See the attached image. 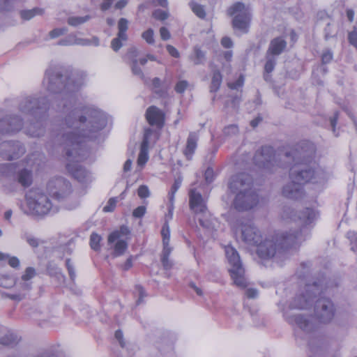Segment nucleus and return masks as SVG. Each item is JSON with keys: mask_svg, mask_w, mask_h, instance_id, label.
<instances>
[{"mask_svg": "<svg viewBox=\"0 0 357 357\" xmlns=\"http://www.w3.org/2000/svg\"><path fill=\"white\" fill-rule=\"evenodd\" d=\"M86 77V74L83 71H75L68 76L59 70L49 69L43 82L47 91L59 94L56 98H61V112L66 113L64 119L66 127L59 140L64 146L68 172L83 183L91 181L90 172L79 164L89 155L84 143L96 139L107 125V116L102 111L76 105L73 93L84 84Z\"/></svg>", "mask_w": 357, "mask_h": 357, "instance_id": "nucleus-1", "label": "nucleus"}, {"mask_svg": "<svg viewBox=\"0 0 357 357\" xmlns=\"http://www.w3.org/2000/svg\"><path fill=\"white\" fill-rule=\"evenodd\" d=\"M234 229L236 235L243 242L249 245L257 246V255L264 259L280 255L287 248L296 245L303 240L298 232H286L262 241L261 231L251 220H238Z\"/></svg>", "mask_w": 357, "mask_h": 357, "instance_id": "nucleus-2", "label": "nucleus"}, {"mask_svg": "<svg viewBox=\"0 0 357 357\" xmlns=\"http://www.w3.org/2000/svg\"><path fill=\"white\" fill-rule=\"evenodd\" d=\"M303 155L301 161L296 160L295 153H287L284 158L287 160L291 158L295 160V164L290 169L291 182L285 185L282 189V195L289 199H298L303 197V184L305 183H324L326 180V174L319 167H315V163L312 162L314 154V147L312 144H307V149L304 150L301 146ZM296 155V158H297Z\"/></svg>", "mask_w": 357, "mask_h": 357, "instance_id": "nucleus-3", "label": "nucleus"}, {"mask_svg": "<svg viewBox=\"0 0 357 357\" xmlns=\"http://www.w3.org/2000/svg\"><path fill=\"white\" fill-rule=\"evenodd\" d=\"M228 188L234 195L232 205L237 211H249L259 204V196L253 188V179L250 174L233 175L228 182Z\"/></svg>", "mask_w": 357, "mask_h": 357, "instance_id": "nucleus-4", "label": "nucleus"}, {"mask_svg": "<svg viewBox=\"0 0 357 357\" xmlns=\"http://www.w3.org/2000/svg\"><path fill=\"white\" fill-rule=\"evenodd\" d=\"M48 101L45 98H36L27 96L23 98L19 105L20 111L25 114L31 116L35 122H31L25 128V132L31 136L38 137L43 135V119L48 109Z\"/></svg>", "mask_w": 357, "mask_h": 357, "instance_id": "nucleus-5", "label": "nucleus"}, {"mask_svg": "<svg viewBox=\"0 0 357 357\" xmlns=\"http://www.w3.org/2000/svg\"><path fill=\"white\" fill-rule=\"evenodd\" d=\"M25 200L24 213L29 215L44 216L57 211L49 196L40 188L30 189L25 195Z\"/></svg>", "mask_w": 357, "mask_h": 357, "instance_id": "nucleus-6", "label": "nucleus"}, {"mask_svg": "<svg viewBox=\"0 0 357 357\" xmlns=\"http://www.w3.org/2000/svg\"><path fill=\"white\" fill-rule=\"evenodd\" d=\"M326 285V279L323 278L318 282H314L312 284H307L305 287L304 291L296 295L290 303L291 309H307L312 303L313 298L317 294H320L323 291V287Z\"/></svg>", "mask_w": 357, "mask_h": 357, "instance_id": "nucleus-7", "label": "nucleus"}, {"mask_svg": "<svg viewBox=\"0 0 357 357\" xmlns=\"http://www.w3.org/2000/svg\"><path fill=\"white\" fill-rule=\"evenodd\" d=\"M225 251L226 257L231 266L229 271L234 283L238 287H246L248 282L244 276L245 271L242 266L238 252L231 245L226 246Z\"/></svg>", "mask_w": 357, "mask_h": 357, "instance_id": "nucleus-8", "label": "nucleus"}, {"mask_svg": "<svg viewBox=\"0 0 357 357\" xmlns=\"http://www.w3.org/2000/svg\"><path fill=\"white\" fill-rule=\"evenodd\" d=\"M318 215L317 212L312 208L306 207L302 211L296 212L291 207L285 206L283 209L282 217L284 220H291L298 222L302 226L312 224Z\"/></svg>", "mask_w": 357, "mask_h": 357, "instance_id": "nucleus-9", "label": "nucleus"}, {"mask_svg": "<svg viewBox=\"0 0 357 357\" xmlns=\"http://www.w3.org/2000/svg\"><path fill=\"white\" fill-rule=\"evenodd\" d=\"M227 12L229 15H234L232 22L234 27L246 33L250 21V13L248 8H246L243 3L237 2L231 6Z\"/></svg>", "mask_w": 357, "mask_h": 357, "instance_id": "nucleus-10", "label": "nucleus"}, {"mask_svg": "<svg viewBox=\"0 0 357 357\" xmlns=\"http://www.w3.org/2000/svg\"><path fill=\"white\" fill-rule=\"evenodd\" d=\"M254 162L259 168L264 169L268 172H273L279 166L271 146H262L257 151L254 156Z\"/></svg>", "mask_w": 357, "mask_h": 357, "instance_id": "nucleus-11", "label": "nucleus"}, {"mask_svg": "<svg viewBox=\"0 0 357 357\" xmlns=\"http://www.w3.org/2000/svg\"><path fill=\"white\" fill-rule=\"evenodd\" d=\"M335 315V307L332 301L326 298H321L316 301L314 306L315 319L322 324L332 321Z\"/></svg>", "mask_w": 357, "mask_h": 357, "instance_id": "nucleus-12", "label": "nucleus"}, {"mask_svg": "<svg viewBox=\"0 0 357 357\" xmlns=\"http://www.w3.org/2000/svg\"><path fill=\"white\" fill-rule=\"evenodd\" d=\"M24 153L25 149L19 142L7 141L0 144V156L4 160L17 159Z\"/></svg>", "mask_w": 357, "mask_h": 357, "instance_id": "nucleus-13", "label": "nucleus"}, {"mask_svg": "<svg viewBox=\"0 0 357 357\" xmlns=\"http://www.w3.org/2000/svg\"><path fill=\"white\" fill-rule=\"evenodd\" d=\"M36 275V270L33 268H26L16 286V287L20 290V293L10 294L9 296L10 298L14 300H22L26 293L31 289L32 282H31V280Z\"/></svg>", "mask_w": 357, "mask_h": 357, "instance_id": "nucleus-14", "label": "nucleus"}, {"mask_svg": "<svg viewBox=\"0 0 357 357\" xmlns=\"http://www.w3.org/2000/svg\"><path fill=\"white\" fill-rule=\"evenodd\" d=\"M285 319L292 326H296L305 333H310L316 328L314 321V317L305 316L301 314H285Z\"/></svg>", "mask_w": 357, "mask_h": 357, "instance_id": "nucleus-15", "label": "nucleus"}, {"mask_svg": "<svg viewBox=\"0 0 357 357\" xmlns=\"http://www.w3.org/2000/svg\"><path fill=\"white\" fill-rule=\"evenodd\" d=\"M22 126V121L17 116H6L0 120V132L1 133H15L19 132Z\"/></svg>", "mask_w": 357, "mask_h": 357, "instance_id": "nucleus-16", "label": "nucleus"}, {"mask_svg": "<svg viewBox=\"0 0 357 357\" xmlns=\"http://www.w3.org/2000/svg\"><path fill=\"white\" fill-rule=\"evenodd\" d=\"M190 208L196 213H206V206L204 199L199 192L195 189L190 190L189 192Z\"/></svg>", "mask_w": 357, "mask_h": 357, "instance_id": "nucleus-17", "label": "nucleus"}, {"mask_svg": "<svg viewBox=\"0 0 357 357\" xmlns=\"http://www.w3.org/2000/svg\"><path fill=\"white\" fill-rule=\"evenodd\" d=\"M47 187L51 190L52 196L54 197L55 199L60 200L63 197V192L62 189L66 188V190H69L70 184L65 179L58 178L54 181H50Z\"/></svg>", "mask_w": 357, "mask_h": 357, "instance_id": "nucleus-18", "label": "nucleus"}, {"mask_svg": "<svg viewBox=\"0 0 357 357\" xmlns=\"http://www.w3.org/2000/svg\"><path fill=\"white\" fill-rule=\"evenodd\" d=\"M146 118L151 126L161 128L164 123L163 112L155 106L149 107L146 112Z\"/></svg>", "mask_w": 357, "mask_h": 357, "instance_id": "nucleus-19", "label": "nucleus"}, {"mask_svg": "<svg viewBox=\"0 0 357 357\" xmlns=\"http://www.w3.org/2000/svg\"><path fill=\"white\" fill-rule=\"evenodd\" d=\"M151 133V129L145 130L143 141L141 144L140 151L137 158V165L143 167L149 159L148 148L149 144V137Z\"/></svg>", "mask_w": 357, "mask_h": 357, "instance_id": "nucleus-20", "label": "nucleus"}, {"mask_svg": "<svg viewBox=\"0 0 357 357\" xmlns=\"http://www.w3.org/2000/svg\"><path fill=\"white\" fill-rule=\"evenodd\" d=\"M14 181H17L23 187H29L32 183V172L28 169L24 168L14 174L13 177Z\"/></svg>", "mask_w": 357, "mask_h": 357, "instance_id": "nucleus-21", "label": "nucleus"}, {"mask_svg": "<svg viewBox=\"0 0 357 357\" xmlns=\"http://www.w3.org/2000/svg\"><path fill=\"white\" fill-rule=\"evenodd\" d=\"M198 138V135L195 132H190L188 137L186 146L183 151V153L188 160L192 158L197 149Z\"/></svg>", "mask_w": 357, "mask_h": 357, "instance_id": "nucleus-22", "label": "nucleus"}, {"mask_svg": "<svg viewBox=\"0 0 357 357\" xmlns=\"http://www.w3.org/2000/svg\"><path fill=\"white\" fill-rule=\"evenodd\" d=\"M137 56V50L135 47H131L127 54L126 57L131 60V69L134 75L140 77L142 79L144 78V74L141 68L138 66V61L135 59Z\"/></svg>", "mask_w": 357, "mask_h": 357, "instance_id": "nucleus-23", "label": "nucleus"}, {"mask_svg": "<svg viewBox=\"0 0 357 357\" xmlns=\"http://www.w3.org/2000/svg\"><path fill=\"white\" fill-rule=\"evenodd\" d=\"M287 43L282 38H276L273 39L269 45L268 54L271 55L280 54L284 49L286 47Z\"/></svg>", "mask_w": 357, "mask_h": 357, "instance_id": "nucleus-24", "label": "nucleus"}, {"mask_svg": "<svg viewBox=\"0 0 357 357\" xmlns=\"http://www.w3.org/2000/svg\"><path fill=\"white\" fill-rule=\"evenodd\" d=\"M88 44L89 42L87 40L77 38V36L73 34L67 36L66 38L60 40L58 43V45L64 46L74 45H86Z\"/></svg>", "mask_w": 357, "mask_h": 357, "instance_id": "nucleus-25", "label": "nucleus"}, {"mask_svg": "<svg viewBox=\"0 0 357 357\" xmlns=\"http://www.w3.org/2000/svg\"><path fill=\"white\" fill-rule=\"evenodd\" d=\"M17 166L15 163L0 164V177L13 178L16 173Z\"/></svg>", "mask_w": 357, "mask_h": 357, "instance_id": "nucleus-26", "label": "nucleus"}, {"mask_svg": "<svg viewBox=\"0 0 357 357\" xmlns=\"http://www.w3.org/2000/svg\"><path fill=\"white\" fill-rule=\"evenodd\" d=\"M181 180L180 178H177L174 181V184L172 185L171 190L169 192V218H172L173 215V209H174V195L178 188L181 187Z\"/></svg>", "mask_w": 357, "mask_h": 357, "instance_id": "nucleus-27", "label": "nucleus"}, {"mask_svg": "<svg viewBox=\"0 0 357 357\" xmlns=\"http://www.w3.org/2000/svg\"><path fill=\"white\" fill-rule=\"evenodd\" d=\"M222 81V75L218 70H215L213 73L211 83L210 85V91L216 92L219 90Z\"/></svg>", "mask_w": 357, "mask_h": 357, "instance_id": "nucleus-28", "label": "nucleus"}, {"mask_svg": "<svg viewBox=\"0 0 357 357\" xmlns=\"http://www.w3.org/2000/svg\"><path fill=\"white\" fill-rule=\"evenodd\" d=\"M116 243L114 246L113 252V255L114 257L123 255L128 248V243L126 241L119 238L118 240H116Z\"/></svg>", "mask_w": 357, "mask_h": 357, "instance_id": "nucleus-29", "label": "nucleus"}, {"mask_svg": "<svg viewBox=\"0 0 357 357\" xmlns=\"http://www.w3.org/2000/svg\"><path fill=\"white\" fill-rule=\"evenodd\" d=\"M44 10L42 8H34L31 10H22L20 12V16L23 20H29L36 15H43Z\"/></svg>", "mask_w": 357, "mask_h": 357, "instance_id": "nucleus-30", "label": "nucleus"}, {"mask_svg": "<svg viewBox=\"0 0 357 357\" xmlns=\"http://www.w3.org/2000/svg\"><path fill=\"white\" fill-rule=\"evenodd\" d=\"M130 233L128 228L126 226H121L119 231H115L111 233L108 236V243L111 244L116 240L121 239L122 235H128Z\"/></svg>", "mask_w": 357, "mask_h": 357, "instance_id": "nucleus-31", "label": "nucleus"}, {"mask_svg": "<svg viewBox=\"0 0 357 357\" xmlns=\"http://www.w3.org/2000/svg\"><path fill=\"white\" fill-rule=\"evenodd\" d=\"M192 12L199 18L204 19L206 17L205 9L203 6L195 2L191 1L189 3Z\"/></svg>", "mask_w": 357, "mask_h": 357, "instance_id": "nucleus-32", "label": "nucleus"}, {"mask_svg": "<svg viewBox=\"0 0 357 357\" xmlns=\"http://www.w3.org/2000/svg\"><path fill=\"white\" fill-rule=\"evenodd\" d=\"M128 29V21L126 18H121L118 22V33L121 38H127L126 31Z\"/></svg>", "mask_w": 357, "mask_h": 357, "instance_id": "nucleus-33", "label": "nucleus"}, {"mask_svg": "<svg viewBox=\"0 0 357 357\" xmlns=\"http://www.w3.org/2000/svg\"><path fill=\"white\" fill-rule=\"evenodd\" d=\"M190 59L193 61L195 65H199L204 62L205 54L199 47L194 48V54L191 56Z\"/></svg>", "mask_w": 357, "mask_h": 357, "instance_id": "nucleus-34", "label": "nucleus"}, {"mask_svg": "<svg viewBox=\"0 0 357 357\" xmlns=\"http://www.w3.org/2000/svg\"><path fill=\"white\" fill-rule=\"evenodd\" d=\"M90 19L91 17L89 15H85L83 17H70L68 19V24L73 26H77L85 23Z\"/></svg>", "mask_w": 357, "mask_h": 357, "instance_id": "nucleus-35", "label": "nucleus"}, {"mask_svg": "<svg viewBox=\"0 0 357 357\" xmlns=\"http://www.w3.org/2000/svg\"><path fill=\"white\" fill-rule=\"evenodd\" d=\"M17 342H18L17 336L13 333H10L9 335H7L4 337H3L1 340L0 342H1V344H4V345L13 346V345L17 344Z\"/></svg>", "mask_w": 357, "mask_h": 357, "instance_id": "nucleus-36", "label": "nucleus"}, {"mask_svg": "<svg viewBox=\"0 0 357 357\" xmlns=\"http://www.w3.org/2000/svg\"><path fill=\"white\" fill-rule=\"evenodd\" d=\"M128 40L127 38H121L119 34L117 36L112 39L111 42V47L115 52H117L122 46L123 43Z\"/></svg>", "mask_w": 357, "mask_h": 357, "instance_id": "nucleus-37", "label": "nucleus"}, {"mask_svg": "<svg viewBox=\"0 0 357 357\" xmlns=\"http://www.w3.org/2000/svg\"><path fill=\"white\" fill-rule=\"evenodd\" d=\"M101 237L96 233H92L90 236V246L94 250L100 249V242Z\"/></svg>", "mask_w": 357, "mask_h": 357, "instance_id": "nucleus-38", "label": "nucleus"}, {"mask_svg": "<svg viewBox=\"0 0 357 357\" xmlns=\"http://www.w3.org/2000/svg\"><path fill=\"white\" fill-rule=\"evenodd\" d=\"M152 86L155 93L158 94L160 96H163L166 94V91L161 89V81L159 78L155 77L152 80Z\"/></svg>", "mask_w": 357, "mask_h": 357, "instance_id": "nucleus-39", "label": "nucleus"}, {"mask_svg": "<svg viewBox=\"0 0 357 357\" xmlns=\"http://www.w3.org/2000/svg\"><path fill=\"white\" fill-rule=\"evenodd\" d=\"M276 63L275 58L273 55H268L267 60L264 66V70L266 73H271L275 68Z\"/></svg>", "mask_w": 357, "mask_h": 357, "instance_id": "nucleus-40", "label": "nucleus"}, {"mask_svg": "<svg viewBox=\"0 0 357 357\" xmlns=\"http://www.w3.org/2000/svg\"><path fill=\"white\" fill-rule=\"evenodd\" d=\"M142 38L149 45H153L155 43L154 31L151 28L142 33Z\"/></svg>", "mask_w": 357, "mask_h": 357, "instance_id": "nucleus-41", "label": "nucleus"}, {"mask_svg": "<svg viewBox=\"0 0 357 357\" xmlns=\"http://www.w3.org/2000/svg\"><path fill=\"white\" fill-rule=\"evenodd\" d=\"M238 133V128L236 125L232 124L225 127L223 134L225 137H232Z\"/></svg>", "mask_w": 357, "mask_h": 357, "instance_id": "nucleus-42", "label": "nucleus"}, {"mask_svg": "<svg viewBox=\"0 0 357 357\" xmlns=\"http://www.w3.org/2000/svg\"><path fill=\"white\" fill-rule=\"evenodd\" d=\"M117 202V197L110 198L107 204L103 207V211L106 213L112 212L116 208Z\"/></svg>", "mask_w": 357, "mask_h": 357, "instance_id": "nucleus-43", "label": "nucleus"}, {"mask_svg": "<svg viewBox=\"0 0 357 357\" xmlns=\"http://www.w3.org/2000/svg\"><path fill=\"white\" fill-rule=\"evenodd\" d=\"M161 234L162 236V243L165 242H169L170 241V231L169 227L168 225L167 222H166L164 225L162 226V230H161Z\"/></svg>", "mask_w": 357, "mask_h": 357, "instance_id": "nucleus-44", "label": "nucleus"}, {"mask_svg": "<svg viewBox=\"0 0 357 357\" xmlns=\"http://www.w3.org/2000/svg\"><path fill=\"white\" fill-rule=\"evenodd\" d=\"M23 238L33 248H36L39 245V241L32 235L25 233L23 235Z\"/></svg>", "mask_w": 357, "mask_h": 357, "instance_id": "nucleus-45", "label": "nucleus"}, {"mask_svg": "<svg viewBox=\"0 0 357 357\" xmlns=\"http://www.w3.org/2000/svg\"><path fill=\"white\" fill-rule=\"evenodd\" d=\"M347 236L350 239L351 250L354 252H357V231L348 232Z\"/></svg>", "mask_w": 357, "mask_h": 357, "instance_id": "nucleus-46", "label": "nucleus"}, {"mask_svg": "<svg viewBox=\"0 0 357 357\" xmlns=\"http://www.w3.org/2000/svg\"><path fill=\"white\" fill-rule=\"evenodd\" d=\"M244 84V77L241 75L236 81L231 83H228V87L231 89L238 90L239 88L242 87Z\"/></svg>", "mask_w": 357, "mask_h": 357, "instance_id": "nucleus-47", "label": "nucleus"}, {"mask_svg": "<svg viewBox=\"0 0 357 357\" xmlns=\"http://www.w3.org/2000/svg\"><path fill=\"white\" fill-rule=\"evenodd\" d=\"M67 31H68V29L65 28V27L56 28L50 32L49 36L51 38H56L60 36L65 34L66 33H67Z\"/></svg>", "mask_w": 357, "mask_h": 357, "instance_id": "nucleus-48", "label": "nucleus"}, {"mask_svg": "<svg viewBox=\"0 0 357 357\" xmlns=\"http://www.w3.org/2000/svg\"><path fill=\"white\" fill-rule=\"evenodd\" d=\"M152 15L155 19L158 20H165L169 16L167 12H166L165 10H162L160 9H157V10H154L153 12Z\"/></svg>", "mask_w": 357, "mask_h": 357, "instance_id": "nucleus-49", "label": "nucleus"}, {"mask_svg": "<svg viewBox=\"0 0 357 357\" xmlns=\"http://www.w3.org/2000/svg\"><path fill=\"white\" fill-rule=\"evenodd\" d=\"M66 266L71 280L74 281L76 278V273L73 264L71 263L70 259H67L66 261Z\"/></svg>", "mask_w": 357, "mask_h": 357, "instance_id": "nucleus-50", "label": "nucleus"}, {"mask_svg": "<svg viewBox=\"0 0 357 357\" xmlns=\"http://www.w3.org/2000/svg\"><path fill=\"white\" fill-rule=\"evenodd\" d=\"M137 194L140 198L143 199L149 197L150 192L146 185H140L138 188Z\"/></svg>", "mask_w": 357, "mask_h": 357, "instance_id": "nucleus-51", "label": "nucleus"}, {"mask_svg": "<svg viewBox=\"0 0 357 357\" xmlns=\"http://www.w3.org/2000/svg\"><path fill=\"white\" fill-rule=\"evenodd\" d=\"M15 0H0V10H8Z\"/></svg>", "mask_w": 357, "mask_h": 357, "instance_id": "nucleus-52", "label": "nucleus"}, {"mask_svg": "<svg viewBox=\"0 0 357 357\" xmlns=\"http://www.w3.org/2000/svg\"><path fill=\"white\" fill-rule=\"evenodd\" d=\"M188 86V82L183 80L178 82L175 86V91L177 93H182L184 92V91L186 89L187 86Z\"/></svg>", "mask_w": 357, "mask_h": 357, "instance_id": "nucleus-53", "label": "nucleus"}, {"mask_svg": "<svg viewBox=\"0 0 357 357\" xmlns=\"http://www.w3.org/2000/svg\"><path fill=\"white\" fill-rule=\"evenodd\" d=\"M145 213H146V207L144 206H138L137 208H136L133 211L132 215L135 218H139L143 217Z\"/></svg>", "mask_w": 357, "mask_h": 357, "instance_id": "nucleus-54", "label": "nucleus"}, {"mask_svg": "<svg viewBox=\"0 0 357 357\" xmlns=\"http://www.w3.org/2000/svg\"><path fill=\"white\" fill-rule=\"evenodd\" d=\"M204 177L207 183H211L215 177L213 169L211 167H208L205 171Z\"/></svg>", "mask_w": 357, "mask_h": 357, "instance_id": "nucleus-55", "label": "nucleus"}, {"mask_svg": "<svg viewBox=\"0 0 357 357\" xmlns=\"http://www.w3.org/2000/svg\"><path fill=\"white\" fill-rule=\"evenodd\" d=\"M163 250L162 252V258H168L171 252L172 248L169 246V242H163Z\"/></svg>", "mask_w": 357, "mask_h": 357, "instance_id": "nucleus-56", "label": "nucleus"}, {"mask_svg": "<svg viewBox=\"0 0 357 357\" xmlns=\"http://www.w3.org/2000/svg\"><path fill=\"white\" fill-rule=\"evenodd\" d=\"M12 284L13 281L9 278L6 276H1L0 278V286L5 288H8L12 285Z\"/></svg>", "mask_w": 357, "mask_h": 357, "instance_id": "nucleus-57", "label": "nucleus"}, {"mask_svg": "<svg viewBox=\"0 0 357 357\" xmlns=\"http://www.w3.org/2000/svg\"><path fill=\"white\" fill-rule=\"evenodd\" d=\"M167 51L168 53L174 58H178L180 56V54L178 51L172 45H167L166 47Z\"/></svg>", "mask_w": 357, "mask_h": 357, "instance_id": "nucleus-58", "label": "nucleus"}, {"mask_svg": "<svg viewBox=\"0 0 357 357\" xmlns=\"http://www.w3.org/2000/svg\"><path fill=\"white\" fill-rule=\"evenodd\" d=\"M6 259H8V264L13 267V268H17L20 266V260L16 257H10L8 255V258H6Z\"/></svg>", "mask_w": 357, "mask_h": 357, "instance_id": "nucleus-59", "label": "nucleus"}, {"mask_svg": "<svg viewBox=\"0 0 357 357\" xmlns=\"http://www.w3.org/2000/svg\"><path fill=\"white\" fill-rule=\"evenodd\" d=\"M160 35L163 40H167L171 37L169 31L166 27L164 26L160 29Z\"/></svg>", "mask_w": 357, "mask_h": 357, "instance_id": "nucleus-60", "label": "nucleus"}, {"mask_svg": "<svg viewBox=\"0 0 357 357\" xmlns=\"http://www.w3.org/2000/svg\"><path fill=\"white\" fill-rule=\"evenodd\" d=\"M221 45L225 48H231L233 47V41L229 37L225 36L221 40Z\"/></svg>", "mask_w": 357, "mask_h": 357, "instance_id": "nucleus-61", "label": "nucleus"}, {"mask_svg": "<svg viewBox=\"0 0 357 357\" xmlns=\"http://www.w3.org/2000/svg\"><path fill=\"white\" fill-rule=\"evenodd\" d=\"M348 39L349 43L357 48V33L355 31L349 33Z\"/></svg>", "mask_w": 357, "mask_h": 357, "instance_id": "nucleus-62", "label": "nucleus"}, {"mask_svg": "<svg viewBox=\"0 0 357 357\" xmlns=\"http://www.w3.org/2000/svg\"><path fill=\"white\" fill-rule=\"evenodd\" d=\"M333 59V54L330 51H326L323 53L321 60L324 63H329Z\"/></svg>", "mask_w": 357, "mask_h": 357, "instance_id": "nucleus-63", "label": "nucleus"}, {"mask_svg": "<svg viewBox=\"0 0 357 357\" xmlns=\"http://www.w3.org/2000/svg\"><path fill=\"white\" fill-rule=\"evenodd\" d=\"M114 0H103V2L100 4V9L102 11L107 10L112 6Z\"/></svg>", "mask_w": 357, "mask_h": 357, "instance_id": "nucleus-64", "label": "nucleus"}]
</instances>
